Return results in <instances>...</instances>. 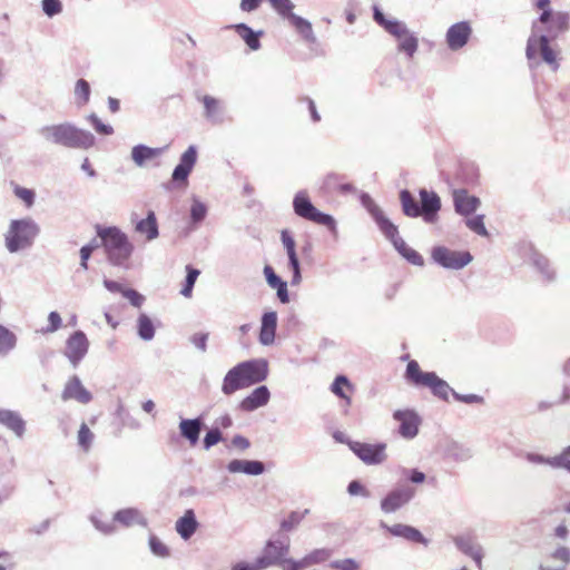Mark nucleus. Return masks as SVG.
Masks as SVG:
<instances>
[{"instance_id": "f257e3e1", "label": "nucleus", "mask_w": 570, "mask_h": 570, "mask_svg": "<svg viewBox=\"0 0 570 570\" xmlns=\"http://www.w3.org/2000/svg\"><path fill=\"white\" fill-rule=\"evenodd\" d=\"M268 363L264 358H255L238 363L224 376L222 392L232 395L236 391L249 387L266 380Z\"/></svg>"}, {"instance_id": "f03ea898", "label": "nucleus", "mask_w": 570, "mask_h": 570, "mask_svg": "<svg viewBox=\"0 0 570 570\" xmlns=\"http://www.w3.org/2000/svg\"><path fill=\"white\" fill-rule=\"evenodd\" d=\"M361 203L374 218L381 232L392 242L399 254L412 265L423 266L424 258L422 255L407 246L404 239L400 237L397 227L387 217H385L383 210L367 194H362Z\"/></svg>"}, {"instance_id": "7ed1b4c3", "label": "nucleus", "mask_w": 570, "mask_h": 570, "mask_svg": "<svg viewBox=\"0 0 570 570\" xmlns=\"http://www.w3.org/2000/svg\"><path fill=\"white\" fill-rule=\"evenodd\" d=\"M38 132L47 142L67 148L87 149L95 144L91 132L77 128L70 122L42 126Z\"/></svg>"}, {"instance_id": "20e7f679", "label": "nucleus", "mask_w": 570, "mask_h": 570, "mask_svg": "<svg viewBox=\"0 0 570 570\" xmlns=\"http://www.w3.org/2000/svg\"><path fill=\"white\" fill-rule=\"evenodd\" d=\"M419 195L421 205L409 190L404 189L400 193L404 215L412 218L422 216L425 223H434L441 208L440 197L436 193L424 188L420 189Z\"/></svg>"}, {"instance_id": "39448f33", "label": "nucleus", "mask_w": 570, "mask_h": 570, "mask_svg": "<svg viewBox=\"0 0 570 570\" xmlns=\"http://www.w3.org/2000/svg\"><path fill=\"white\" fill-rule=\"evenodd\" d=\"M374 20L396 40L399 52L405 53L409 59L414 57L419 48V39L404 21L385 17L376 7L374 8Z\"/></svg>"}, {"instance_id": "423d86ee", "label": "nucleus", "mask_w": 570, "mask_h": 570, "mask_svg": "<svg viewBox=\"0 0 570 570\" xmlns=\"http://www.w3.org/2000/svg\"><path fill=\"white\" fill-rule=\"evenodd\" d=\"M405 379L411 384L428 387L436 397L449 401L452 395L456 401H463V396L454 392L451 386L434 372H423L416 361H410L405 371Z\"/></svg>"}, {"instance_id": "0eeeda50", "label": "nucleus", "mask_w": 570, "mask_h": 570, "mask_svg": "<svg viewBox=\"0 0 570 570\" xmlns=\"http://www.w3.org/2000/svg\"><path fill=\"white\" fill-rule=\"evenodd\" d=\"M98 235L102 240L108 261L112 265L128 268L134 246L127 235L117 227L101 229Z\"/></svg>"}, {"instance_id": "6e6552de", "label": "nucleus", "mask_w": 570, "mask_h": 570, "mask_svg": "<svg viewBox=\"0 0 570 570\" xmlns=\"http://www.w3.org/2000/svg\"><path fill=\"white\" fill-rule=\"evenodd\" d=\"M39 230L38 224L31 218L11 220L4 234L7 249L10 253H17L30 247Z\"/></svg>"}, {"instance_id": "1a4fd4ad", "label": "nucleus", "mask_w": 570, "mask_h": 570, "mask_svg": "<svg viewBox=\"0 0 570 570\" xmlns=\"http://www.w3.org/2000/svg\"><path fill=\"white\" fill-rule=\"evenodd\" d=\"M294 213L306 220L327 227L334 236L337 235V226L333 216L320 212L309 200L305 191H298L293 199Z\"/></svg>"}, {"instance_id": "9d476101", "label": "nucleus", "mask_w": 570, "mask_h": 570, "mask_svg": "<svg viewBox=\"0 0 570 570\" xmlns=\"http://www.w3.org/2000/svg\"><path fill=\"white\" fill-rule=\"evenodd\" d=\"M275 12L283 19H287L288 22L295 28L301 35L304 41L307 43H315L316 36L313 31L312 23L293 12L295 4L292 0H267Z\"/></svg>"}, {"instance_id": "9b49d317", "label": "nucleus", "mask_w": 570, "mask_h": 570, "mask_svg": "<svg viewBox=\"0 0 570 570\" xmlns=\"http://www.w3.org/2000/svg\"><path fill=\"white\" fill-rule=\"evenodd\" d=\"M535 7L541 10L539 21L547 26V32L552 39L569 28V16L566 12L552 11L550 0H537Z\"/></svg>"}, {"instance_id": "f8f14e48", "label": "nucleus", "mask_w": 570, "mask_h": 570, "mask_svg": "<svg viewBox=\"0 0 570 570\" xmlns=\"http://www.w3.org/2000/svg\"><path fill=\"white\" fill-rule=\"evenodd\" d=\"M89 345V340L82 331H76L67 338L63 354L73 367L85 358Z\"/></svg>"}, {"instance_id": "ddd939ff", "label": "nucleus", "mask_w": 570, "mask_h": 570, "mask_svg": "<svg viewBox=\"0 0 570 570\" xmlns=\"http://www.w3.org/2000/svg\"><path fill=\"white\" fill-rule=\"evenodd\" d=\"M348 446L365 464H381L386 460V445L384 443L368 444L362 442H348Z\"/></svg>"}, {"instance_id": "4468645a", "label": "nucleus", "mask_w": 570, "mask_h": 570, "mask_svg": "<svg viewBox=\"0 0 570 570\" xmlns=\"http://www.w3.org/2000/svg\"><path fill=\"white\" fill-rule=\"evenodd\" d=\"M431 259L446 269L463 268V253L445 246H434L431 250Z\"/></svg>"}, {"instance_id": "2eb2a0df", "label": "nucleus", "mask_w": 570, "mask_h": 570, "mask_svg": "<svg viewBox=\"0 0 570 570\" xmlns=\"http://www.w3.org/2000/svg\"><path fill=\"white\" fill-rule=\"evenodd\" d=\"M415 490L402 487L391 491L381 502V509L385 513H392L405 505L414 497Z\"/></svg>"}, {"instance_id": "dca6fc26", "label": "nucleus", "mask_w": 570, "mask_h": 570, "mask_svg": "<svg viewBox=\"0 0 570 570\" xmlns=\"http://www.w3.org/2000/svg\"><path fill=\"white\" fill-rule=\"evenodd\" d=\"M393 417L400 422V434L405 439H413L417 435L420 417L414 411L397 410L394 412Z\"/></svg>"}, {"instance_id": "f3484780", "label": "nucleus", "mask_w": 570, "mask_h": 570, "mask_svg": "<svg viewBox=\"0 0 570 570\" xmlns=\"http://www.w3.org/2000/svg\"><path fill=\"white\" fill-rule=\"evenodd\" d=\"M288 552H289V540L288 539L274 540V541L267 542V544L264 549V553L259 558L266 562V568H268L272 564L282 562L284 560V558L288 554Z\"/></svg>"}, {"instance_id": "a211bd4d", "label": "nucleus", "mask_w": 570, "mask_h": 570, "mask_svg": "<svg viewBox=\"0 0 570 570\" xmlns=\"http://www.w3.org/2000/svg\"><path fill=\"white\" fill-rule=\"evenodd\" d=\"M61 397L63 401L75 400L81 404H87L91 401V393L82 385L80 379L76 375L70 377L65 385Z\"/></svg>"}, {"instance_id": "6ab92c4d", "label": "nucleus", "mask_w": 570, "mask_h": 570, "mask_svg": "<svg viewBox=\"0 0 570 570\" xmlns=\"http://www.w3.org/2000/svg\"><path fill=\"white\" fill-rule=\"evenodd\" d=\"M196 161H197V149L194 145H191L181 155L179 164L175 167V169L173 171V176H171L173 180L186 183Z\"/></svg>"}, {"instance_id": "aec40b11", "label": "nucleus", "mask_w": 570, "mask_h": 570, "mask_svg": "<svg viewBox=\"0 0 570 570\" xmlns=\"http://www.w3.org/2000/svg\"><path fill=\"white\" fill-rule=\"evenodd\" d=\"M0 424L11 431L17 438L26 432V421L17 411L0 409Z\"/></svg>"}, {"instance_id": "412c9836", "label": "nucleus", "mask_w": 570, "mask_h": 570, "mask_svg": "<svg viewBox=\"0 0 570 570\" xmlns=\"http://www.w3.org/2000/svg\"><path fill=\"white\" fill-rule=\"evenodd\" d=\"M269 390L265 385L256 387L249 395L242 400L239 407L243 411L252 412L268 403Z\"/></svg>"}, {"instance_id": "4be33fe9", "label": "nucleus", "mask_w": 570, "mask_h": 570, "mask_svg": "<svg viewBox=\"0 0 570 570\" xmlns=\"http://www.w3.org/2000/svg\"><path fill=\"white\" fill-rule=\"evenodd\" d=\"M114 521L125 528H130L134 525H147V519L144 513L136 508H126L118 510L114 514Z\"/></svg>"}, {"instance_id": "5701e85b", "label": "nucleus", "mask_w": 570, "mask_h": 570, "mask_svg": "<svg viewBox=\"0 0 570 570\" xmlns=\"http://www.w3.org/2000/svg\"><path fill=\"white\" fill-rule=\"evenodd\" d=\"M277 327V314L276 312H266L262 316L261 331L258 341L262 345H272L275 341Z\"/></svg>"}, {"instance_id": "b1692460", "label": "nucleus", "mask_w": 570, "mask_h": 570, "mask_svg": "<svg viewBox=\"0 0 570 570\" xmlns=\"http://www.w3.org/2000/svg\"><path fill=\"white\" fill-rule=\"evenodd\" d=\"M538 43L539 46V49H540V53H541V57L542 59L548 63L550 65L554 70L558 69L559 67V63H558V53L556 50H553L550 45H549V38L548 36H540L538 39L535 40H529V43H528V56L531 55V51L532 49L534 48V45Z\"/></svg>"}, {"instance_id": "393cba45", "label": "nucleus", "mask_w": 570, "mask_h": 570, "mask_svg": "<svg viewBox=\"0 0 570 570\" xmlns=\"http://www.w3.org/2000/svg\"><path fill=\"white\" fill-rule=\"evenodd\" d=\"M167 147L151 148L145 145H137L131 150V159L138 167H144L166 151Z\"/></svg>"}, {"instance_id": "a878e982", "label": "nucleus", "mask_w": 570, "mask_h": 570, "mask_svg": "<svg viewBox=\"0 0 570 570\" xmlns=\"http://www.w3.org/2000/svg\"><path fill=\"white\" fill-rule=\"evenodd\" d=\"M230 473H244L247 475H259L264 472L265 466L261 461L255 460H232L227 464Z\"/></svg>"}, {"instance_id": "bb28decb", "label": "nucleus", "mask_w": 570, "mask_h": 570, "mask_svg": "<svg viewBox=\"0 0 570 570\" xmlns=\"http://www.w3.org/2000/svg\"><path fill=\"white\" fill-rule=\"evenodd\" d=\"M197 528L198 522L196 520L195 512L191 509L186 510L183 517H180L175 523L177 533L184 540L190 539L196 532Z\"/></svg>"}, {"instance_id": "cd10ccee", "label": "nucleus", "mask_w": 570, "mask_h": 570, "mask_svg": "<svg viewBox=\"0 0 570 570\" xmlns=\"http://www.w3.org/2000/svg\"><path fill=\"white\" fill-rule=\"evenodd\" d=\"M381 527L387 530L394 537H401L410 541L422 542L424 544L428 543L422 533L413 527L401 523L394 525H386L385 523H382Z\"/></svg>"}, {"instance_id": "c85d7f7f", "label": "nucleus", "mask_w": 570, "mask_h": 570, "mask_svg": "<svg viewBox=\"0 0 570 570\" xmlns=\"http://www.w3.org/2000/svg\"><path fill=\"white\" fill-rule=\"evenodd\" d=\"M202 431L200 419H183L179 422L180 435L186 439L191 446L196 445Z\"/></svg>"}, {"instance_id": "c756f323", "label": "nucleus", "mask_w": 570, "mask_h": 570, "mask_svg": "<svg viewBox=\"0 0 570 570\" xmlns=\"http://www.w3.org/2000/svg\"><path fill=\"white\" fill-rule=\"evenodd\" d=\"M264 275L266 278L267 284L277 291V297L283 303L286 304L289 302L288 291H287V283L282 281L281 277H278L274 269L266 265L264 267Z\"/></svg>"}, {"instance_id": "7c9ffc66", "label": "nucleus", "mask_w": 570, "mask_h": 570, "mask_svg": "<svg viewBox=\"0 0 570 570\" xmlns=\"http://www.w3.org/2000/svg\"><path fill=\"white\" fill-rule=\"evenodd\" d=\"M135 229L144 235L147 240L156 239L159 232L155 213L150 210L145 219L137 222Z\"/></svg>"}, {"instance_id": "2f4dec72", "label": "nucleus", "mask_w": 570, "mask_h": 570, "mask_svg": "<svg viewBox=\"0 0 570 570\" xmlns=\"http://www.w3.org/2000/svg\"><path fill=\"white\" fill-rule=\"evenodd\" d=\"M237 35L245 41V43L249 47L250 50H258L261 48L259 37L262 31L255 32L245 23H239L234 26Z\"/></svg>"}, {"instance_id": "473e14b6", "label": "nucleus", "mask_w": 570, "mask_h": 570, "mask_svg": "<svg viewBox=\"0 0 570 570\" xmlns=\"http://www.w3.org/2000/svg\"><path fill=\"white\" fill-rule=\"evenodd\" d=\"M331 391L336 396L343 399L347 405L352 403L351 396L347 394V392H352L353 386L346 376L338 375L332 383Z\"/></svg>"}, {"instance_id": "72a5a7b5", "label": "nucleus", "mask_w": 570, "mask_h": 570, "mask_svg": "<svg viewBox=\"0 0 570 570\" xmlns=\"http://www.w3.org/2000/svg\"><path fill=\"white\" fill-rule=\"evenodd\" d=\"M90 521L92 522L96 530L101 532L102 534H112L117 530V522L112 519H108L102 515L101 512H97L91 514Z\"/></svg>"}, {"instance_id": "f704fd0d", "label": "nucleus", "mask_w": 570, "mask_h": 570, "mask_svg": "<svg viewBox=\"0 0 570 570\" xmlns=\"http://www.w3.org/2000/svg\"><path fill=\"white\" fill-rule=\"evenodd\" d=\"M446 43L452 50L463 48V22H456L449 28Z\"/></svg>"}, {"instance_id": "c9c22d12", "label": "nucleus", "mask_w": 570, "mask_h": 570, "mask_svg": "<svg viewBox=\"0 0 570 570\" xmlns=\"http://www.w3.org/2000/svg\"><path fill=\"white\" fill-rule=\"evenodd\" d=\"M17 345V336L9 328L0 324V356L9 354Z\"/></svg>"}, {"instance_id": "e433bc0d", "label": "nucleus", "mask_w": 570, "mask_h": 570, "mask_svg": "<svg viewBox=\"0 0 570 570\" xmlns=\"http://www.w3.org/2000/svg\"><path fill=\"white\" fill-rule=\"evenodd\" d=\"M138 336L144 341H151L155 336V326L150 317L146 314H140L137 320Z\"/></svg>"}, {"instance_id": "4c0bfd02", "label": "nucleus", "mask_w": 570, "mask_h": 570, "mask_svg": "<svg viewBox=\"0 0 570 570\" xmlns=\"http://www.w3.org/2000/svg\"><path fill=\"white\" fill-rule=\"evenodd\" d=\"M333 554V551L327 548L315 549L303 558V563L306 568L320 564L327 561Z\"/></svg>"}, {"instance_id": "58836bf2", "label": "nucleus", "mask_w": 570, "mask_h": 570, "mask_svg": "<svg viewBox=\"0 0 570 570\" xmlns=\"http://www.w3.org/2000/svg\"><path fill=\"white\" fill-rule=\"evenodd\" d=\"M186 271H187V275H186L185 284L180 291V294L184 297L188 298L193 294V287L195 285L200 272L189 265L186 266Z\"/></svg>"}, {"instance_id": "ea45409f", "label": "nucleus", "mask_w": 570, "mask_h": 570, "mask_svg": "<svg viewBox=\"0 0 570 570\" xmlns=\"http://www.w3.org/2000/svg\"><path fill=\"white\" fill-rule=\"evenodd\" d=\"M207 215V206L198 198L194 197L190 207V218L194 224L202 223Z\"/></svg>"}, {"instance_id": "a19ab883", "label": "nucleus", "mask_w": 570, "mask_h": 570, "mask_svg": "<svg viewBox=\"0 0 570 570\" xmlns=\"http://www.w3.org/2000/svg\"><path fill=\"white\" fill-rule=\"evenodd\" d=\"M75 96H76V99H77V104L79 106H83V105H86L89 101L90 86H89V83L86 80L79 79L76 82Z\"/></svg>"}, {"instance_id": "79ce46f5", "label": "nucleus", "mask_w": 570, "mask_h": 570, "mask_svg": "<svg viewBox=\"0 0 570 570\" xmlns=\"http://www.w3.org/2000/svg\"><path fill=\"white\" fill-rule=\"evenodd\" d=\"M149 548L153 554L159 558H167L170 554L168 547L154 534L149 537Z\"/></svg>"}, {"instance_id": "37998d69", "label": "nucleus", "mask_w": 570, "mask_h": 570, "mask_svg": "<svg viewBox=\"0 0 570 570\" xmlns=\"http://www.w3.org/2000/svg\"><path fill=\"white\" fill-rule=\"evenodd\" d=\"M309 513V510L308 509H305L303 511H294L292 512L287 519H285L283 522H282V529L284 530H292L294 529L296 525H298L302 520Z\"/></svg>"}, {"instance_id": "c03bdc74", "label": "nucleus", "mask_w": 570, "mask_h": 570, "mask_svg": "<svg viewBox=\"0 0 570 570\" xmlns=\"http://www.w3.org/2000/svg\"><path fill=\"white\" fill-rule=\"evenodd\" d=\"M203 104L207 118L214 119L220 112V102L212 96H204Z\"/></svg>"}, {"instance_id": "a18cd8bd", "label": "nucleus", "mask_w": 570, "mask_h": 570, "mask_svg": "<svg viewBox=\"0 0 570 570\" xmlns=\"http://www.w3.org/2000/svg\"><path fill=\"white\" fill-rule=\"evenodd\" d=\"M92 441H94V433L90 431V429L87 426V424L82 423L78 431L79 446H81L85 451H88L91 446Z\"/></svg>"}, {"instance_id": "49530a36", "label": "nucleus", "mask_w": 570, "mask_h": 570, "mask_svg": "<svg viewBox=\"0 0 570 570\" xmlns=\"http://www.w3.org/2000/svg\"><path fill=\"white\" fill-rule=\"evenodd\" d=\"M465 225L474 233L481 236H489V233L484 225V215H479L465 220Z\"/></svg>"}, {"instance_id": "de8ad7c7", "label": "nucleus", "mask_w": 570, "mask_h": 570, "mask_svg": "<svg viewBox=\"0 0 570 570\" xmlns=\"http://www.w3.org/2000/svg\"><path fill=\"white\" fill-rule=\"evenodd\" d=\"M42 10L48 17H55L62 11V3L60 0H42Z\"/></svg>"}, {"instance_id": "09e8293b", "label": "nucleus", "mask_w": 570, "mask_h": 570, "mask_svg": "<svg viewBox=\"0 0 570 570\" xmlns=\"http://www.w3.org/2000/svg\"><path fill=\"white\" fill-rule=\"evenodd\" d=\"M266 569V562L261 558H257L253 562L240 561L232 567V570H264Z\"/></svg>"}, {"instance_id": "8fccbe9b", "label": "nucleus", "mask_w": 570, "mask_h": 570, "mask_svg": "<svg viewBox=\"0 0 570 570\" xmlns=\"http://www.w3.org/2000/svg\"><path fill=\"white\" fill-rule=\"evenodd\" d=\"M552 466L564 468L570 471V446L567 448L560 455L554 456L548 461Z\"/></svg>"}, {"instance_id": "3c124183", "label": "nucleus", "mask_w": 570, "mask_h": 570, "mask_svg": "<svg viewBox=\"0 0 570 570\" xmlns=\"http://www.w3.org/2000/svg\"><path fill=\"white\" fill-rule=\"evenodd\" d=\"M331 568L335 570H358L360 564L356 560L347 558L343 560H336L331 562Z\"/></svg>"}, {"instance_id": "603ef678", "label": "nucleus", "mask_w": 570, "mask_h": 570, "mask_svg": "<svg viewBox=\"0 0 570 570\" xmlns=\"http://www.w3.org/2000/svg\"><path fill=\"white\" fill-rule=\"evenodd\" d=\"M289 267L293 271L292 285H298L302 281L297 254L288 255Z\"/></svg>"}, {"instance_id": "864d4df0", "label": "nucleus", "mask_w": 570, "mask_h": 570, "mask_svg": "<svg viewBox=\"0 0 570 570\" xmlns=\"http://www.w3.org/2000/svg\"><path fill=\"white\" fill-rule=\"evenodd\" d=\"M89 120L91 121L95 130L100 135H111L114 129L110 125L104 124L96 115H90Z\"/></svg>"}, {"instance_id": "5fc2aeb1", "label": "nucleus", "mask_w": 570, "mask_h": 570, "mask_svg": "<svg viewBox=\"0 0 570 570\" xmlns=\"http://www.w3.org/2000/svg\"><path fill=\"white\" fill-rule=\"evenodd\" d=\"M14 194L20 198L28 207L32 206L35 202V193L31 189L17 186Z\"/></svg>"}, {"instance_id": "6e6d98bb", "label": "nucleus", "mask_w": 570, "mask_h": 570, "mask_svg": "<svg viewBox=\"0 0 570 570\" xmlns=\"http://www.w3.org/2000/svg\"><path fill=\"white\" fill-rule=\"evenodd\" d=\"M222 440V433L218 429L209 430L204 438V448L209 450Z\"/></svg>"}, {"instance_id": "4d7b16f0", "label": "nucleus", "mask_w": 570, "mask_h": 570, "mask_svg": "<svg viewBox=\"0 0 570 570\" xmlns=\"http://www.w3.org/2000/svg\"><path fill=\"white\" fill-rule=\"evenodd\" d=\"M282 243L286 249L287 256L296 254V244L293 236L287 230H282L281 234Z\"/></svg>"}, {"instance_id": "13d9d810", "label": "nucleus", "mask_w": 570, "mask_h": 570, "mask_svg": "<svg viewBox=\"0 0 570 570\" xmlns=\"http://www.w3.org/2000/svg\"><path fill=\"white\" fill-rule=\"evenodd\" d=\"M122 296L126 297L131 303V305L136 307H140L145 301L141 294L131 288H126Z\"/></svg>"}, {"instance_id": "bf43d9fd", "label": "nucleus", "mask_w": 570, "mask_h": 570, "mask_svg": "<svg viewBox=\"0 0 570 570\" xmlns=\"http://www.w3.org/2000/svg\"><path fill=\"white\" fill-rule=\"evenodd\" d=\"M49 325L46 328V332L53 333L61 327V317L57 312H50L48 316Z\"/></svg>"}, {"instance_id": "052dcab7", "label": "nucleus", "mask_w": 570, "mask_h": 570, "mask_svg": "<svg viewBox=\"0 0 570 570\" xmlns=\"http://www.w3.org/2000/svg\"><path fill=\"white\" fill-rule=\"evenodd\" d=\"M281 563L283 570H302L306 568L305 563H303V558L301 560L284 559Z\"/></svg>"}, {"instance_id": "680f3d73", "label": "nucleus", "mask_w": 570, "mask_h": 570, "mask_svg": "<svg viewBox=\"0 0 570 570\" xmlns=\"http://www.w3.org/2000/svg\"><path fill=\"white\" fill-rule=\"evenodd\" d=\"M347 491L351 495H370L368 491L358 481H352L348 484Z\"/></svg>"}, {"instance_id": "e2e57ef3", "label": "nucleus", "mask_w": 570, "mask_h": 570, "mask_svg": "<svg viewBox=\"0 0 570 570\" xmlns=\"http://www.w3.org/2000/svg\"><path fill=\"white\" fill-rule=\"evenodd\" d=\"M96 248V245H91V244H88V245H85L81 247L80 249V257H81V267L83 269H87L88 268V265H87V262L91 255V253L94 252V249Z\"/></svg>"}, {"instance_id": "0e129e2a", "label": "nucleus", "mask_w": 570, "mask_h": 570, "mask_svg": "<svg viewBox=\"0 0 570 570\" xmlns=\"http://www.w3.org/2000/svg\"><path fill=\"white\" fill-rule=\"evenodd\" d=\"M465 554H469L476 563L479 568H481V561H482V551L480 547H465Z\"/></svg>"}, {"instance_id": "69168bd1", "label": "nucleus", "mask_w": 570, "mask_h": 570, "mask_svg": "<svg viewBox=\"0 0 570 570\" xmlns=\"http://www.w3.org/2000/svg\"><path fill=\"white\" fill-rule=\"evenodd\" d=\"M207 340H208V334H195L193 337H191V343L197 347L199 348L202 352H205L206 348H207Z\"/></svg>"}, {"instance_id": "338daca9", "label": "nucleus", "mask_w": 570, "mask_h": 570, "mask_svg": "<svg viewBox=\"0 0 570 570\" xmlns=\"http://www.w3.org/2000/svg\"><path fill=\"white\" fill-rule=\"evenodd\" d=\"M104 285L111 293H120L124 295V292L126 291V287L122 284L115 281L105 279Z\"/></svg>"}, {"instance_id": "774afa93", "label": "nucleus", "mask_w": 570, "mask_h": 570, "mask_svg": "<svg viewBox=\"0 0 570 570\" xmlns=\"http://www.w3.org/2000/svg\"><path fill=\"white\" fill-rule=\"evenodd\" d=\"M232 444L239 450H247L250 445L249 441L243 435H235L232 439Z\"/></svg>"}]
</instances>
